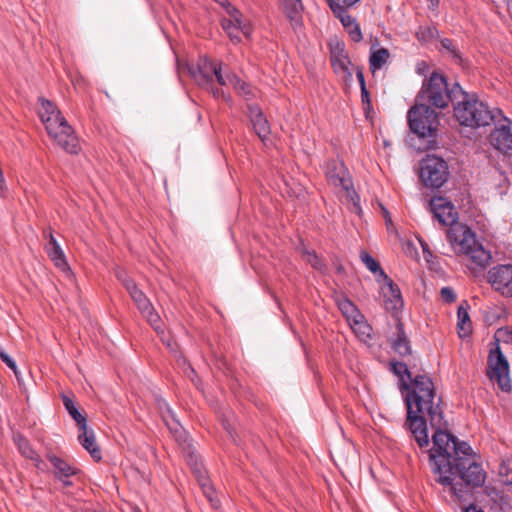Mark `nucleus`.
<instances>
[{
  "mask_svg": "<svg viewBox=\"0 0 512 512\" xmlns=\"http://www.w3.org/2000/svg\"><path fill=\"white\" fill-rule=\"evenodd\" d=\"M214 76H215L217 82L219 83V85L226 86L229 84V81L227 79V74H225V75L222 74L221 63H219V65L217 66L216 72H214L213 77Z\"/></svg>",
  "mask_w": 512,
  "mask_h": 512,
  "instance_id": "43",
  "label": "nucleus"
},
{
  "mask_svg": "<svg viewBox=\"0 0 512 512\" xmlns=\"http://www.w3.org/2000/svg\"><path fill=\"white\" fill-rule=\"evenodd\" d=\"M361 89V100L363 105L370 106V95L367 87H362Z\"/></svg>",
  "mask_w": 512,
  "mask_h": 512,
  "instance_id": "48",
  "label": "nucleus"
},
{
  "mask_svg": "<svg viewBox=\"0 0 512 512\" xmlns=\"http://www.w3.org/2000/svg\"><path fill=\"white\" fill-rule=\"evenodd\" d=\"M456 88L462 89L458 83L449 87L446 78L438 73L432 72L430 76L423 81L422 87L416 96V103H425L429 107L445 109L451 102L456 101Z\"/></svg>",
  "mask_w": 512,
  "mask_h": 512,
  "instance_id": "5",
  "label": "nucleus"
},
{
  "mask_svg": "<svg viewBox=\"0 0 512 512\" xmlns=\"http://www.w3.org/2000/svg\"><path fill=\"white\" fill-rule=\"evenodd\" d=\"M449 243L456 253L468 256L480 268L491 261L490 252L478 244L475 234L466 225H456L449 231Z\"/></svg>",
  "mask_w": 512,
  "mask_h": 512,
  "instance_id": "6",
  "label": "nucleus"
},
{
  "mask_svg": "<svg viewBox=\"0 0 512 512\" xmlns=\"http://www.w3.org/2000/svg\"><path fill=\"white\" fill-rule=\"evenodd\" d=\"M141 314L147 319L153 329L160 333L162 332V322L159 315L155 312L154 307L151 305L147 311H142Z\"/></svg>",
  "mask_w": 512,
  "mask_h": 512,
  "instance_id": "39",
  "label": "nucleus"
},
{
  "mask_svg": "<svg viewBox=\"0 0 512 512\" xmlns=\"http://www.w3.org/2000/svg\"><path fill=\"white\" fill-rule=\"evenodd\" d=\"M227 3L228 18H222L221 26L230 40L238 44L241 42V35L249 37L252 33L251 25L242 19V13L229 1Z\"/></svg>",
  "mask_w": 512,
  "mask_h": 512,
  "instance_id": "9",
  "label": "nucleus"
},
{
  "mask_svg": "<svg viewBox=\"0 0 512 512\" xmlns=\"http://www.w3.org/2000/svg\"><path fill=\"white\" fill-rule=\"evenodd\" d=\"M465 512H483L481 509H478L476 505L471 504L465 508Z\"/></svg>",
  "mask_w": 512,
  "mask_h": 512,
  "instance_id": "50",
  "label": "nucleus"
},
{
  "mask_svg": "<svg viewBox=\"0 0 512 512\" xmlns=\"http://www.w3.org/2000/svg\"><path fill=\"white\" fill-rule=\"evenodd\" d=\"M445 428L444 419L439 428H434L428 462L435 482L462 499L471 489L484 484L486 473L472 456V448Z\"/></svg>",
  "mask_w": 512,
  "mask_h": 512,
  "instance_id": "1",
  "label": "nucleus"
},
{
  "mask_svg": "<svg viewBox=\"0 0 512 512\" xmlns=\"http://www.w3.org/2000/svg\"><path fill=\"white\" fill-rule=\"evenodd\" d=\"M59 480L63 483L64 487H70L73 485V482L70 480V478H64Z\"/></svg>",
  "mask_w": 512,
  "mask_h": 512,
  "instance_id": "52",
  "label": "nucleus"
},
{
  "mask_svg": "<svg viewBox=\"0 0 512 512\" xmlns=\"http://www.w3.org/2000/svg\"><path fill=\"white\" fill-rule=\"evenodd\" d=\"M333 14L340 20L352 41L358 43L363 39L360 26L354 17H352L348 12H337Z\"/></svg>",
  "mask_w": 512,
  "mask_h": 512,
  "instance_id": "26",
  "label": "nucleus"
},
{
  "mask_svg": "<svg viewBox=\"0 0 512 512\" xmlns=\"http://www.w3.org/2000/svg\"><path fill=\"white\" fill-rule=\"evenodd\" d=\"M441 298L446 303H452L456 301V294L450 287H443L440 291Z\"/></svg>",
  "mask_w": 512,
  "mask_h": 512,
  "instance_id": "41",
  "label": "nucleus"
},
{
  "mask_svg": "<svg viewBox=\"0 0 512 512\" xmlns=\"http://www.w3.org/2000/svg\"><path fill=\"white\" fill-rule=\"evenodd\" d=\"M302 257L303 259L310 264L314 269L318 271H323L325 269V264L321 260V258L316 254L314 250H308L306 248L302 249Z\"/></svg>",
  "mask_w": 512,
  "mask_h": 512,
  "instance_id": "35",
  "label": "nucleus"
},
{
  "mask_svg": "<svg viewBox=\"0 0 512 512\" xmlns=\"http://www.w3.org/2000/svg\"><path fill=\"white\" fill-rule=\"evenodd\" d=\"M500 475L503 477L504 483L512 485V468H510V464L508 466H501Z\"/></svg>",
  "mask_w": 512,
  "mask_h": 512,
  "instance_id": "42",
  "label": "nucleus"
},
{
  "mask_svg": "<svg viewBox=\"0 0 512 512\" xmlns=\"http://www.w3.org/2000/svg\"><path fill=\"white\" fill-rule=\"evenodd\" d=\"M194 475L196 476L199 485L203 489L205 496L212 503V505L215 506L213 501V489L210 485V481L206 476L203 466L200 465L197 461L195 462Z\"/></svg>",
  "mask_w": 512,
  "mask_h": 512,
  "instance_id": "31",
  "label": "nucleus"
},
{
  "mask_svg": "<svg viewBox=\"0 0 512 512\" xmlns=\"http://www.w3.org/2000/svg\"><path fill=\"white\" fill-rule=\"evenodd\" d=\"M410 388L405 397L407 407V418L405 427L410 431L412 437L420 448L429 444L427 420L428 416L432 428H439L442 425L443 410L439 403H435V387L432 379L427 374L412 376L409 380ZM440 398L438 402H440Z\"/></svg>",
  "mask_w": 512,
  "mask_h": 512,
  "instance_id": "2",
  "label": "nucleus"
},
{
  "mask_svg": "<svg viewBox=\"0 0 512 512\" xmlns=\"http://www.w3.org/2000/svg\"><path fill=\"white\" fill-rule=\"evenodd\" d=\"M362 262L366 265V267L372 272H379L380 276L384 279L385 272L382 270L379 262L374 259L369 253L363 251L360 254Z\"/></svg>",
  "mask_w": 512,
  "mask_h": 512,
  "instance_id": "38",
  "label": "nucleus"
},
{
  "mask_svg": "<svg viewBox=\"0 0 512 512\" xmlns=\"http://www.w3.org/2000/svg\"><path fill=\"white\" fill-rule=\"evenodd\" d=\"M355 72H356L357 80L360 84V88L366 87L365 78H364V74H363V68L360 66H356Z\"/></svg>",
  "mask_w": 512,
  "mask_h": 512,
  "instance_id": "47",
  "label": "nucleus"
},
{
  "mask_svg": "<svg viewBox=\"0 0 512 512\" xmlns=\"http://www.w3.org/2000/svg\"><path fill=\"white\" fill-rule=\"evenodd\" d=\"M0 359L14 372L17 379H19L15 361L6 353L3 348H0Z\"/></svg>",
  "mask_w": 512,
  "mask_h": 512,
  "instance_id": "40",
  "label": "nucleus"
},
{
  "mask_svg": "<svg viewBox=\"0 0 512 512\" xmlns=\"http://www.w3.org/2000/svg\"><path fill=\"white\" fill-rule=\"evenodd\" d=\"M79 431L78 440L80 444L90 453L94 460L100 461L102 458L101 450L96 443L94 432L88 429L87 423L84 425V428H79Z\"/></svg>",
  "mask_w": 512,
  "mask_h": 512,
  "instance_id": "22",
  "label": "nucleus"
},
{
  "mask_svg": "<svg viewBox=\"0 0 512 512\" xmlns=\"http://www.w3.org/2000/svg\"><path fill=\"white\" fill-rule=\"evenodd\" d=\"M325 174L329 184L334 187H341L346 191H349L352 187L351 178L343 163H338L334 160L329 161L327 163Z\"/></svg>",
  "mask_w": 512,
  "mask_h": 512,
  "instance_id": "16",
  "label": "nucleus"
},
{
  "mask_svg": "<svg viewBox=\"0 0 512 512\" xmlns=\"http://www.w3.org/2000/svg\"><path fill=\"white\" fill-rule=\"evenodd\" d=\"M491 288L505 298H512V264H497L487 273Z\"/></svg>",
  "mask_w": 512,
  "mask_h": 512,
  "instance_id": "12",
  "label": "nucleus"
},
{
  "mask_svg": "<svg viewBox=\"0 0 512 512\" xmlns=\"http://www.w3.org/2000/svg\"><path fill=\"white\" fill-rule=\"evenodd\" d=\"M218 65L208 57H203L196 65L189 66L188 71L199 86L208 87L213 85V75Z\"/></svg>",
  "mask_w": 512,
  "mask_h": 512,
  "instance_id": "14",
  "label": "nucleus"
},
{
  "mask_svg": "<svg viewBox=\"0 0 512 512\" xmlns=\"http://www.w3.org/2000/svg\"><path fill=\"white\" fill-rule=\"evenodd\" d=\"M391 347L400 356H407L411 354L410 341L404 330V324L400 320L396 323L395 338L391 341Z\"/></svg>",
  "mask_w": 512,
  "mask_h": 512,
  "instance_id": "23",
  "label": "nucleus"
},
{
  "mask_svg": "<svg viewBox=\"0 0 512 512\" xmlns=\"http://www.w3.org/2000/svg\"><path fill=\"white\" fill-rule=\"evenodd\" d=\"M248 117L255 134L261 139L262 142L267 141L271 134V128L268 120L263 114L262 109L258 105H249Z\"/></svg>",
  "mask_w": 512,
  "mask_h": 512,
  "instance_id": "17",
  "label": "nucleus"
},
{
  "mask_svg": "<svg viewBox=\"0 0 512 512\" xmlns=\"http://www.w3.org/2000/svg\"><path fill=\"white\" fill-rule=\"evenodd\" d=\"M31 460L35 462V466L38 469H42V465L44 464V462L42 461V459L40 458L39 455H38V459H31Z\"/></svg>",
  "mask_w": 512,
  "mask_h": 512,
  "instance_id": "51",
  "label": "nucleus"
},
{
  "mask_svg": "<svg viewBox=\"0 0 512 512\" xmlns=\"http://www.w3.org/2000/svg\"><path fill=\"white\" fill-rule=\"evenodd\" d=\"M421 247H422V249H423V253H424V254H426V253H427V254L431 255V253H430V251H429V249H428V244H427V243L421 242Z\"/></svg>",
  "mask_w": 512,
  "mask_h": 512,
  "instance_id": "53",
  "label": "nucleus"
},
{
  "mask_svg": "<svg viewBox=\"0 0 512 512\" xmlns=\"http://www.w3.org/2000/svg\"><path fill=\"white\" fill-rule=\"evenodd\" d=\"M282 7L293 26L300 24L301 13L304 9L301 0H282Z\"/></svg>",
  "mask_w": 512,
  "mask_h": 512,
  "instance_id": "27",
  "label": "nucleus"
},
{
  "mask_svg": "<svg viewBox=\"0 0 512 512\" xmlns=\"http://www.w3.org/2000/svg\"><path fill=\"white\" fill-rule=\"evenodd\" d=\"M390 53L386 48H379L371 52L369 57V65L372 73L381 69L389 59Z\"/></svg>",
  "mask_w": 512,
  "mask_h": 512,
  "instance_id": "32",
  "label": "nucleus"
},
{
  "mask_svg": "<svg viewBox=\"0 0 512 512\" xmlns=\"http://www.w3.org/2000/svg\"><path fill=\"white\" fill-rule=\"evenodd\" d=\"M13 439L23 457L27 459H38L37 452L32 448L30 442L24 436L16 434Z\"/></svg>",
  "mask_w": 512,
  "mask_h": 512,
  "instance_id": "34",
  "label": "nucleus"
},
{
  "mask_svg": "<svg viewBox=\"0 0 512 512\" xmlns=\"http://www.w3.org/2000/svg\"><path fill=\"white\" fill-rule=\"evenodd\" d=\"M194 475L196 476L199 485L203 489L205 496L212 503V505L215 506L213 501V489L210 485V481L206 476L203 466L200 465L197 461L195 462Z\"/></svg>",
  "mask_w": 512,
  "mask_h": 512,
  "instance_id": "30",
  "label": "nucleus"
},
{
  "mask_svg": "<svg viewBox=\"0 0 512 512\" xmlns=\"http://www.w3.org/2000/svg\"><path fill=\"white\" fill-rule=\"evenodd\" d=\"M488 367L490 379L496 381L502 391H510L509 364L499 346L490 350Z\"/></svg>",
  "mask_w": 512,
  "mask_h": 512,
  "instance_id": "11",
  "label": "nucleus"
},
{
  "mask_svg": "<svg viewBox=\"0 0 512 512\" xmlns=\"http://www.w3.org/2000/svg\"><path fill=\"white\" fill-rule=\"evenodd\" d=\"M448 176V166L444 159L428 155L422 161L420 178L425 186L439 188L447 181Z\"/></svg>",
  "mask_w": 512,
  "mask_h": 512,
  "instance_id": "8",
  "label": "nucleus"
},
{
  "mask_svg": "<svg viewBox=\"0 0 512 512\" xmlns=\"http://www.w3.org/2000/svg\"><path fill=\"white\" fill-rule=\"evenodd\" d=\"M207 88H211L212 90V93L215 97H220V96H223L224 97V92L223 90L219 89V88H213L212 85L211 86H208Z\"/></svg>",
  "mask_w": 512,
  "mask_h": 512,
  "instance_id": "49",
  "label": "nucleus"
},
{
  "mask_svg": "<svg viewBox=\"0 0 512 512\" xmlns=\"http://www.w3.org/2000/svg\"><path fill=\"white\" fill-rule=\"evenodd\" d=\"M330 61L332 68L336 74H343L346 80H352V73L349 69L351 61L346 54L343 46L337 45L331 50Z\"/></svg>",
  "mask_w": 512,
  "mask_h": 512,
  "instance_id": "18",
  "label": "nucleus"
},
{
  "mask_svg": "<svg viewBox=\"0 0 512 512\" xmlns=\"http://www.w3.org/2000/svg\"><path fill=\"white\" fill-rule=\"evenodd\" d=\"M492 124L495 128L489 135L490 144L502 154L512 156V121L501 112Z\"/></svg>",
  "mask_w": 512,
  "mask_h": 512,
  "instance_id": "10",
  "label": "nucleus"
},
{
  "mask_svg": "<svg viewBox=\"0 0 512 512\" xmlns=\"http://www.w3.org/2000/svg\"><path fill=\"white\" fill-rule=\"evenodd\" d=\"M456 101L453 105L454 117L462 125L470 128L485 127L501 116V110L491 109L475 95L456 88Z\"/></svg>",
  "mask_w": 512,
  "mask_h": 512,
  "instance_id": "3",
  "label": "nucleus"
},
{
  "mask_svg": "<svg viewBox=\"0 0 512 512\" xmlns=\"http://www.w3.org/2000/svg\"><path fill=\"white\" fill-rule=\"evenodd\" d=\"M63 404L69 415L74 419L78 428H84V425L87 423L86 417L82 415L76 407L75 402L68 396H62Z\"/></svg>",
  "mask_w": 512,
  "mask_h": 512,
  "instance_id": "33",
  "label": "nucleus"
},
{
  "mask_svg": "<svg viewBox=\"0 0 512 512\" xmlns=\"http://www.w3.org/2000/svg\"><path fill=\"white\" fill-rule=\"evenodd\" d=\"M457 329L460 338L470 336L472 333V322L470 320L468 310L463 305H460L457 310Z\"/></svg>",
  "mask_w": 512,
  "mask_h": 512,
  "instance_id": "29",
  "label": "nucleus"
},
{
  "mask_svg": "<svg viewBox=\"0 0 512 512\" xmlns=\"http://www.w3.org/2000/svg\"><path fill=\"white\" fill-rule=\"evenodd\" d=\"M337 304L347 320L352 321L355 325H359L360 329H363V333L366 332L365 330H370V327L363 323L364 317L359 309L348 298L339 299Z\"/></svg>",
  "mask_w": 512,
  "mask_h": 512,
  "instance_id": "19",
  "label": "nucleus"
},
{
  "mask_svg": "<svg viewBox=\"0 0 512 512\" xmlns=\"http://www.w3.org/2000/svg\"><path fill=\"white\" fill-rule=\"evenodd\" d=\"M227 79L229 81V84L232 85L239 94H250V86L245 81L240 79L235 73H227Z\"/></svg>",
  "mask_w": 512,
  "mask_h": 512,
  "instance_id": "36",
  "label": "nucleus"
},
{
  "mask_svg": "<svg viewBox=\"0 0 512 512\" xmlns=\"http://www.w3.org/2000/svg\"><path fill=\"white\" fill-rule=\"evenodd\" d=\"M134 512H140V511H139V510H136V511H134Z\"/></svg>",
  "mask_w": 512,
  "mask_h": 512,
  "instance_id": "55",
  "label": "nucleus"
},
{
  "mask_svg": "<svg viewBox=\"0 0 512 512\" xmlns=\"http://www.w3.org/2000/svg\"><path fill=\"white\" fill-rule=\"evenodd\" d=\"M123 285L130 294L140 313L142 311H147L152 304L143 291L137 287L136 283L133 280L126 278L123 280Z\"/></svg>",
  "mask_w": 512,
  "mask_h": 512,
  "instance_id": "24",
  "label": "nucleus"
},
{
  "mask_svg": "<svg viewBox=\"0 0 512 512\" xmlns=\"http://www.w3.org/2000/svg\"><path fill=\"white\" fill-rule=\"evenodd\" d=\"M441 44L446 50L450 51L455 57H459L457 54V51L455 50L452 40L445 38L441 41Z\"/></svg>",
  "mask_w": 512,
  "mask_h": 512,
  "instance_id": "46",
  "label": "nucleus"
},
{
  "mask_svg": "<svg viewBox=\"0 0 512 512\" xmlns=\"http://www.w3.org/2000/svg\"><path fill=\"white\" fill-rule=\"evenodd\" d=\"M361 0H326L329 8L333 13H343L347 12V9L354 6L356 3Z\"/></svg>",
  "mask_w": 512,
  "mask_h": 512,
  "instance_id": "37",
  "label": "nucleus"
},
{
  "mask_svg": "<svg viewBox=\"0 0 512 512\" xmlns=\"http://www.w3.org/2000/svg\"><path fill=\"white\" fill-rule=\"evenodd\" d=\"M5 184L4 176L2 170L0 169V190H3Z\"/></svg>",
  "mask_w": 512,
  "mask_h": 512,
  "instance_id": "54",
  "label": "nucleus"
},
{
  "mask_svg": "<svg viewBox=\"0 0 512 512\" xmlns=\"http://www.w3.org/2000/svg\"><path fill=\"white\" fill-rule=\"evenodd\" d=\"M381 211H382V216L385 219V224L387 226V229L391 230L393 228V222H392V218H391L389 211L383 205H381Z\"/></svg>",
  "mask_w": 512,
  "mask_h": 512,
  "instance_id": "45",
  "label": "nucleus"
},
{
  "mask_svg": "<svg viewBox=\"0 0 512 512\" xmlns=\"http://www.w3.org/2000/svg\"><path fill=\"white\" fill-rule=\"evenodd\" d=\"M383 280L384 284L381 287V292L384 297V306L387 311L398 312L403 307L400 289L387 275H384Z\"/></svg>",
  "mask_w": 512,
  "mask_h": 512,
  "instance_id": "15",
  "label": "nucleus"
},
{
  "mask_svg": "<svg viewBox=\"0 0 512 512\" xmlns=\"http://www.w3.org/2000/svg\"><path fill=\"white\" fill-rule=\"evenodd\" d=\"M186 458H187V462L188 464L190 465L192 471L194 472V468H195V462L197 461L200 465H202L199 457L194 454L192 451H188L187 452V455H186Z\"/></svg>",
  "mask_w": 512,
  "mask_h": 512,
  "instance_id": "44",
  "label": "nucleus"
},
{
  "mask_svg": "<svg viewBox=\"0 0 512 512\" xmlns=\"http://www.w3.org/2000/svg\"><path fill=\"white\" fill-rule=\"evenodd\" d=\"M165 407H166V411L163 412V414H162L163 421L165 422L169 431L175 437V440L180 445H185L187 443V439H188L186 431L184 430L182 425L179 423V421L176 419L171 408L167 404H165Z\"/></svg>",
  "mask_w": 512,
  "mask_h": 512,
  "instance_id": "20",
  "label": "nucleus"
},
{
  "mask_svg": "<svg viewBox=\"0 0 512 512\" xmlns=\"http://www.w3.org/2000/svg\"><path fill=\"white\" fill-rule=\"evenodd\" d=\"M430 210L440 224L449 226L446 231L449 240V231L456 225H462L458 222V212L455 206L447 198L439 196L430 200Z\"/></svg>",
  "mask_w": 512,
  "mask_h": 512,
  "instance_id": "13",
  "label": "nucleus"
},
{
  "mask_svg": "<svg viewBox=\"0 0 512 512\" xmlns=\"http://www.w3.org/2000/svg\"><path fill=\"white\" fill-rule=\"evenodd\" d=\"M410 130L420 138L435 137L438 131L439 115L425 103H416L408 110Z\"/></svg>",
  "mask_w": 512,
  "mask_h": 512,
  "instance_id": "7",
  "label": "nucleus"
},
{
  "mask_svg": "<svg viewBox=\"0 0 512 512\" xmlns=\"http://www.w3.org/2000/svg\"><path fill=\"white\" fill-rule=\"evenodd\" d=\"M391 371L399 377L400 390H408L410 388L409 380H412V373L407 364L398 361H390Z\"/></svg>",
  "mask_w": 512,
  "mask_h": 512,
  "instance_id": "28",
  "label": "nucleus"
},
{
  "mask_svg": "<svg viewBox=\"0 0 512 512\" xmlns=\"http://www.w3.org/2000/svg\"><path fill=\"white\" fill-rule=\"evenodd\" d=\"M40 118L53 141L70 154H78L80 143L73 128L62 115L57 106L47 99H40Z\"/></svg>",
  "mask_w": 512,
  "mask_h": 512,
  "instance_id": "4",
  "label": "nucleus"
},
{
  "mask_svg": "<svg viewBox=\"0 0 512 512\" xmlns=\"http://www.w3.org/2000/svg\"><path fill=\"white\" fill-rule=\"evenodd\" d=\"M47 459L53 466L54 475L57 479L70 478L78 473L77 468L71 466L67 461L54 454H48Z\"/></svg>",
  "mask_w": 512,
  "mask_h": 512,
  "instance_id": "25",
  "label": "nucleus"
},
{
  "mask_svg": "<svg viewBox=\"0 0 512 512\" xmlns=\"http://www.w3.org/2000/svg\"><path fill=\"white\" fill-rule=\"evenodd\" d=\"M45 237L48 238V242L45 245V251L50 257V259L54 262L55 266L58 268L65 270L68 268V264L63 253L62 248L54 237L53 233L50 231L48 234L44 233Z\"/></svg>",
  "mask_w": 512,
  "mask_h": 512,
  "instance_id": "21",
  "label": "nucleus"
}]
</instances>
